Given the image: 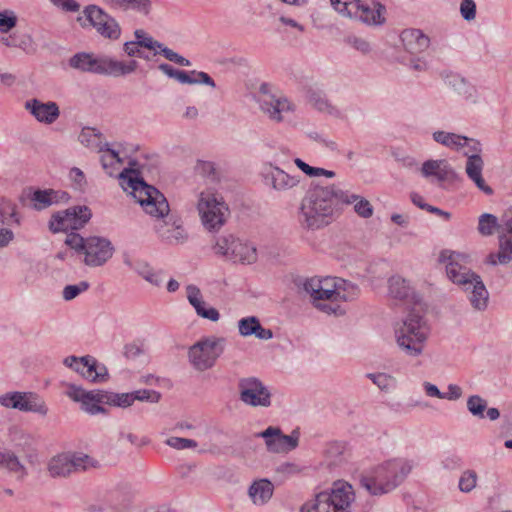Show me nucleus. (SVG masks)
I'll return each instance as SVG.
<instances>
[{"instance_id":"1","label":"nucleus","mask_w":512,"mask_h":512,"mask_svg":"<svg viewBox=\"0 0 512 512\" xmlns=\"http://www.w3.org/2000/svg\"><path fill=\"white\" fill-rule=\"evenodd\" d=\"M132 173L133 171L128 169L122 171L119 175L120 185L137 200L147 214L158 218L155 231L160 240L169 245L185 243L188 233L181 218L169 213L170 208L165 196Z\"/></svg>"},{"instance_id":"2","label":"nucleus","mask_w":512,"mask_h":512,"mask_svg":"<svg viewBox=\"0 0 512 512\" xmlns=\"http://www.w3.org/2000/svg\"><path fill=\"white\" fill-rule=\"evenodd\" d=\"M357 198L349 196L335 185H316L309 188L300 201L297 210L299 226L307 231H317L331 224L343 204L349 205Z\"/></svg>"},{"instance_id":"3","label":"nucleus","mask_w":512,"mask_h":512,"mask_svg":"<svg viewBox=\"0 0 512 512\" xmlns=\"http://www.w3.org/2000/svg\"><path fill=\"white\" fill-rule=\"evenodd\" d=\"M465 256L450 250H443L439 262L446 264L447 277L468 293L471 305L477 310L487 307L488 291L481 277L463 265Z\"/></svg>"},{"instance_id":"4","label":"nucleus","mask_w":512,"mask_h":512,"mask_svg":"<svg viewBox=\"0 0 512 512\" xmlns=\"http://www.w3.org/2000/svg\"><path fill=\"white\" fill-rule=\"evenodd\" d=\"M412 470L405 459H394L378 465L360 476V485L371 495H382L398 487Z\"/></svg>"},{"instance_id":"5","label":"nucleus","mask_w":512,"mask_h":512,"mask_svg":"<svg viewBox=\"0 0 512 512\" xmlns=\"http://www.w3.org/2000/svg\"><path fill=\"white\" fill-rule=\"evenodd\" d=\"M397 346L407 356L418 357L423 353L429 336V327L422 315L410 312L394 327Z\"/></svg>"},{"instance_id":"6","label":"nucleus","mask_w":512,"mask_h":512,"mask_svg":"<svg viewBox=\"0 0 512 512\" xmlns=\"http://www.w3.org/2000/svg\"><path fill=\"white\" fill-rule=\"evenodd\" d=\"M497 230L499 232V250L490 253L486 263L493 266L497 264H508L512 261V217L504 215L502 224H498L496 216L484 213L479 217L478 231L483 236H490Z\"/></svg>"},{"instance_id":"7","label":"nucleus","mask_w":512,"mask_h":512,"mask_svg":"<svg viewBox=\"0 0 512 512\" xmlns=\"http://www.w3.org/2000/svg\"><path fill=\"white\" fill-rule=\"evenodd\" d=\"M197 209L201 222L210 232L219 231L230 217V209L221 194L210 190L199 194Z\"/></svg>"},{"instance_id":"8","label":"nucleus","mask_w":512,"mask_h":512,"mask_svg":"<svg viewBox=\"0 0 512 512\" xmlns=\"http://www.w3.org/2000/svg\"><path fill=\"white\" fill-rule=\"evenodd\" d=\"M352 499L350 485L336 484L331 492H321L312 502L305 503L301 512H349Z\"/></svg>"},{"instance_id":"9","label":"nucleus","mask_w":512,"mask_h":512,"mask_svg":"<svg viewBox=\"0 0 512 512\" xmlns=\"http://www.w3.org/2000/svg\"><path fill=\"white\" fill-rule=\"evenodd\" d=\"M212 249L216 255L234 263L252 264L257 260L256 247L233 234L219 236Z\"/></svg>"},{"instance_id":"10","label":"nucleus","mask_w":512,"mask_h":512,"mask_svg":"<svg viewBox=\"0 0 512 512\" xmlns=\"http://www.w3.org/2000/svg\"><path fill=\"white\" fill-rule=\"evenodd\" d=\"M332 7L342 16L357 19L369 25H379L384 22L383 14L386 11L384 5L372 3L371 5L361 0H330Z\"/></svg>"},{"instance_id":"11","label":"nucleus","mask_w":512,"mask_h":512,"mask_svg":"<svg viewBox=\"0 0 512 512\" xmlns=\"http://www.w3.org/2000/svg\"><path fill=\"white\" fill-rule=\"evenodd\" d=\"M224 338L207 337L192 345L188 351L190 364L197 371L203 372L212 368L224 351Z\"/></svg>"},{"instance_id":"12","label":"nucleus","mask_w":512,"mask_h":512,"mask_svg":"<svg viewBox=\"0 0 512 512\" xmlns=\"http://www.w3.org/2000/svg\"><path fill=\"white\" fill-rule=\"evenodd\" d=\"M94 461L82 453H59L47 463V471L52 478H66L73 473L87 470Z\"/></svg>"},{"instance_id":"13","label":"nucleus","mask_w":512,"mask_h":512,"mask_svg":"<svg viewBox=\"0 0 512 512\" xmlns=\"http://www.w3.org/2000/svg\"><path fill=\"white\" fill-rule=\"evenodd\" d=\"M92 212L87 206H73L51 216L49 228L53 233L79 230L91 219Z\"/></svg>"},{"instance_id":"14","label":"nucleus","mask_w":512,"mask_h":512,"mask_svg":"<svg viewBox=\"0 0 512 512\" xmlns=\"http://www.w3.org/2000/svg\"><path fill=\"white\" fill-rule=\"evenodd\" d=\"M331 281L332 277L323 279L312 277L301 281L299 286L301 285L303 290L311 296L316 308L327 314H336L339 306L338 304L329 303L330 294L326 292L331 287Z\"/></svg>"},{"instance_id":"15","label":"nucleus","mask_w":512,"mask_h":512,"mask_svg":"<svg viewBox=\"0 0 512 512\" xmlns=\"http://www.w3.org/2000/svg\"><path fill=\"white\" fill-rule=\"evenodd\" d=\"M238 388L240 400L244 404L252 407H269L271 405V393L259 379L255 377L240 379Z\"/></svg>"},{"instance_id":"16","label":"nucleus","mask_w":512,"mask_h":512,"mask_svg":"<svg viewBox=\"0 0 512 512\" xmlns=\"http://www.w3.org/2000/svg\"><path fill=\"white\" fill-rule=\"evenodd\" d=\"M265 440L266 448L272 453H287L298 446L299 434L292 432L284 435L279 427L269 426L264 431L256 434Z\"/></svg>"},{"instance_id":"17","label":"nucleus","mask_w":512,"mask_h":512,"mask_svg":"<svg viewBox=\"0 0 512 512\" xmlns=\"http://www.w3.org/2000/svg\"><path fill=\"white\" fill-rule=\"evenodd\" d=\"M114 253V247L110 240L99 236L88 237L86 249L84 250V263L90 267L104 265Z\"/></svg>"},{"instance_id":"18","label":"nucleus","mask_w":512,"mask_h":512,"mask_svg":"<svg viewBox=\"0 0 512 512\" xmlns=\"http://www.w3.org/2000/svg\"><path fill=\"white\" fill-rule=\"evenodd\" d=\"M261 91L258 99L260 108L271 120L280 122L283 120L284 113L293 110V105L287 98L267 93L265 85L262 86Z\"/></svg>"},{"instance_id":"19","label":"nucleus","mask_w":512,"mask_h":512,"mask_svg":"<svg viewBox=\"0 0 512 512\" xmlns=\"http://www.w3.org/2000/svg\"><path fill=\"white\" fill-rule=\"evenodd\" d=\"M265 185L269 186L276 192H287L296 188L300 184V177L290 175L283 169L269 164V169L263 174Z\"/></svg>"},{"instance_id":"20","label":"nucleus","mask_w":512,"mask_h":512,"mask_svg":"<svg viewBox=\"0 0 512 512\" xmlns=\"http://www.w3.org/2000/svg\"><path fill=\"white\" fill-rule=\"evenodd\" d=\"M69 65L81 72L108 75L109 57L95 58L88 53H77L69 60Z\"/></svg>"},{"instance_id":"21","label":"nucleus","mask_w":512,"mask_h":512,"mask_svg":"<svg viewBox=\"0 0 512 512\" xmlns=\"http://www.w3.org/2000/svg\"><path fill=\"white\" fill-rule=\"evenodd\" d=\"M25 108L41 123L53 124L60 116L56 102H41L38 99L26 101Z\"/></svg>"},{"instance_id":"22","label":"nucleus","mask_w":512,"mask_h":512,"mask_svg":"<svg viewBox=\"0 0 512 512\" xmlns=\"http://www.w3.org/2000/svg\"><path fill=\"white\" fill-rule=\"evenodd\" d=\"M70 199L67 192L54 189L36 190L31 196L33 208L41 211L54 204L66 203Z\"/></svg>"},{"instance_id":"23","label":"nucleus","mask_w":512,"mask_h":512,"mask_svg":"<svg viewBox=\"0 0 512 512\" xmlns=\"http://www.w3.org/2000/svg\"><path fill=\"white\" fill-rule=\"evenodd\" d=\"M421 174L425 178H435L441 184L452 180L455 176L454 170L446 160H427L422 164Z\"/></svg>"},{"instance_id":"24","label":"nucleus","mask_w":512,"mask_h":512,"mask_svg":"<svg viewBox=\"0 0 512 512\" xmlns=\"http://www.w3.org/2000/svg\"><path fill=\"white\" fill-rule=\"evenodd\" d=\"M331 287L326 292H329L330 299H328L329 303L337 304L336 302L339 300L350 301L355 299L358 296L359 288L342 278H333L331 281Z\"/></svg>"},{"instance_id":"25","label":"nucleus","mask_w":512,"mask_h":512,"mask_svg":"<svg viewBox=\"0 0 512 512\" xmlns=\"http://www.w3.org/2000/svg\"><path fill=\"white\" fill-rule=\"evenodd\" d=\"M123 263L150 284L160 286L162 283V278L159 273L155 272L147 261L139 258H133L129 254L125 253L123 254Z\"/></svg>"},{"instance_id":"26","label":"nucleus","mask_w":512,"mask_h":512,"mask_svg":"<svg viewBox=\"0 0 512 512\" xmlns=\"http://www.w3.org/2000/svg\"><path fill=\"white\" fill-rule=\"evenodd\" d=\"M404 48L411 54L425 51L430 44V39L419 29H406L401 33Z\"/></svg>"},{"instance_id":"27","label":"nucleus","mask_w":512,"mask_h":512,"mask_svg":"<svg viewBox=\"0 0 512 512\" xmlns=\"http://www.w3.org/2000/svg\"><path fill=\"white\" fill-rule=\"evenodd\" d=\"M186 290L189 303L195 308L200 317L214 322L219 319V312L215 308L206 307V303L202 299L201 291L197 286L192 284L188 285Z\"/></svg>"},{"instance_id":"28","label":"nucleus","mask_w":512,"mask_h":512,"mask_svg":"<svg viewBox=\"0 0 512 512\" xmlns=\"http://www.w3.org/2000/svg\"><path fill=\"white\" fill-rule=\"evenodd\" d=\"M0 42L9 48H18L27 55H34L38 51V46L33 37L28 33H12L8 36H2Z\"/></svg>"},{"instance_id":"29","label":"nucleus","mask_w":512,"mask_h":512,"mask_svg":"<svg viewBox=\"0 0 512 512\" xmlns=\"http://www.w3.org/2000/svg\"><path fill=\"white\" fill-rule=\"evenodd\" d=\"M273 491V484L269 480L260 479L251 484L248 495L255 505L262 506L271 499Z\"/></svg>"},{"instance_id":"30","label":"nucleus","mask_w":512,"mask_h":512,"mask_svg":"<svg viewBox=\"0 0 512 512\" xmlns=\"http://www.w3.org/2000/svg\"><path fill=\"white\" fill-rule=\"evenodd\" d=\"M19 411L33 412L45 416L48 413V407L38 394L33 392H21Z\"/></svg>"},{"instance_id":"31","label":"nucleus","mask_w":512,"mask_h":512,"mask_svg":"<svg viewBox=\"0 0 512 512\" xmlns=\"http://www.w3.org/2000/svg\"><path fill=\"white\" fill-rule=\"evenodd\" d=\"M107 19V13L97 5L91 4L84 8L82 15L78 16L77 22L82 28L93 27L95 30Z\"/></svg>"},{"instance_id":"32","label":"nucleus","mask_w":512,"mask_h":512,"mask_svg":"<svg viewBox=\"0 0 512 512\" xmlns=\"http://www.w3.org/2000/svg\"><path fill=\"white\" fill-rule=\"evenodd\" d=\"M0 467L15 474L17 479L22 480L27 476V469L20 462L19 458L12 451L0 448Z\"/></svg>"},{"instance_id":"33","label":"nucleus","mask_w":512,"mask_h":512,"mask_svg":"<svg viewBox=\"0 0 512 512\" xmlns=\"http://www.w3.org/2000/svg\"><path fill=\"white\" fill-rule=\"evenodd\" d=\"M14 216L15 211L10 204L3 203L0 205V248L6 247L13 240L12 230L4 226L9 225Z\"/></svg>"},{"instance_id":"34","label":"nucleus","mask_w":512,"mask_h":512,"mask_svg":"<svg viewBox=\"0 0 512 512\" xmlns=\"http://www.w3.org/2000/svg\"><path fill=\"white\" fill-rule=\"evenodd\" d=\"M308 103L320 112L327 113L332 116H338L339 110L332 105L326 94L321 90L310 89L307 92Z\"/></svg>"},{"instance_id":"35","label":"nucleus","mask_w":512,"mask_h":512,"mask_svg":"<svg viewBox=\"0 0 512 512\" xmlns=\"http://www.w3.org/2000/svg\"><path fill=\"white\" fill-rule=\"evenodd\" d=\"M445 81L458 95L466 100L475 101L476 89L465 78L459 74H449L446 76Z\"/></svg>"},{"instance_id":"36","label":"nucleus","mask_w":512,"mask_h":512,"mask_svg":"<svg viewBox=\"0 0 512 512\" xmlns=\"http://www.w3.org/2000/svg\"><path fill=\"white\" fill-rule=\"evenodd\" d=\"M102 138V134L91 127H84L78 136V140L82 145L94 151H104L107 142H103Z\"/></svg>"},{"instance_id":"37","label":"nucleus","mask_w":512,"mask_h":512,"mask_svg":"<svg viewBox=\"0 0 512 512\" xmlns=\"http://www.w3.org/2000/svg\"><path fill=\"white\" fill-rule=\"evenodd\" d=\"M89 398L81 403V409L90 415L106 414L107 409L101 406L104 404L103 390H92Z\"/></svg>"},{"instance_id":"38","label":"nucleus","mask_w":512,"mask_h":512,"mask_svg":"<svg viewBox=\"0 0 512 512\" xmlns=\"http://www.w3.org/2000/svg\"><path fill=\"white\" fill-rule=\"evenodd\" d=\"M432 138L435 142L456 151L462 149L461 141L464 140V136L446 131H435Z\"/></svg>"},{"instance_id":"39","label":"nucleus","mask_w":512,"mask_h":512,"mask_svg":"<svg viewBox=\"0 0 512 512\" xmlns=\"http://www.w3.org/2000/svg\"><path fill=\"white\" fill-rule=\"evenodd\" d=\"M97 27L96 31L99 35L110 40H118L121 36V27L117 20L107 13V19Z\"/></svg>"},{"instance_id":"40","label":"nucleus","mask_w":512,"mask_h":512,"mask_svg":"<svg viewBox=\"0 0 512 512\" xmlns=\"http://www.w3.org/2000/svg\"><path fill=\"white\" fill-rule=\"evenodd\" d=\"M90 364L86 369L85 379L91 382L101 383L108 380L109 374L105 365L98 363V361L92 356L88 359Z\"/></svg>"},{"instance_id":"41","label":"nucleus","mask_w":512,"mask_h":512,"mask_svg":"<svg viewBox=\"0 0 512 512\" xmlns=\"http://www.w3.org/2000/svg\"><path fill=\"white\" fill-rule=\"evenodd\" d=\"M137 67L138 63L135 60L124 63L109 57L108 75L114 77L124 76L134 72Z\"/></svg>"},{"instance_id":"42","label":"nucleus","mask_w":512,"mask_h":512,"mask_svg":"<svg viewBox=\"0 0 512 512\" xmlns=\"http://www.w3.org/2000/svg\"><path fill=\"white\" fill-rule=\"evenodd\" d=\"M104 404L127 408L133 404L132 392L130 393H114L103 390Z\"/></svg>"},{"instance_id":"43","label":"nucleus","mask_w":512,"mask_h":512,"mask_svg":"<svg viewBox=\"0 0 512 512\" xmlns=\"http://www.w3.org/2000/svg\"><path fill=\"white\" fill-rule=\"evenodd\" d=\"M102 153L100 162L103 169L106 171L108 175L113 174V168L116 164H121L122 160L117 151L110 148L109 144L104 147V151H99Z\"/></svg>"},{"instance_id":"44","label":"nucleus","mask_w":512,"mask_h":512,"mask_svg":"<svg viewBox=\"0 0 512 512\" xmlns=\"http://www.w3.org/2000/svg\"><path fill=\"white\" fill-rule=\"evenodd\" d=\"M345 445L341 442H332L325 450L326 458L330 466H337L344 460Z\"/></svg>"},{"instance_id":"45","label":"nucleus","mask_w":512,"mask_h":512,"mask_svg":"<svg viewBox=\"0 0 512 512\" xmlns=\"http://www.w3.org/2000/svg\"><path fill=\"white\" fill-rule=\"evenodd\" d=\"M410 292V287L407 282L398 276L391 277L389 279V293L395 299H405L408 297Z\"/></svg>"},{"instance_id":"46","label":"nucleus","mask_w":512,"mask_h":512,"mask_svg":"<svg viewBox=\"0 0 512 512\" xmlns=\"http://www.w3.org/2000/svg\"><path fill=\"white\" fill-rule=\"evenodd\" d=\"M294 163L303 173H305L309 177L325 176L327 178H333L336 175L334 171L326 170L324 168H319V167H312V166L308 165L307 163H305L300 158H296L294 160Z\"/></svg>"},{"instance_id":"47","label":"nucleus","mask_w":512,"mask_h":512,"mask_svg":"<svg viewBox=\"0 0 512 512\" xmlns=\"http://www.w3.org/2000/svg\"><path fill=\"white\" fill-rule=\"evenodd\" d=\"M464 155L467 156L465 170L468 177L472 179L478 175H482L484 162L481 156L476 154H469L468 152H465Z\"/></svg>"},{"instance_id":"48","label":"nucleus","mask_w":512,"mask_h":512,"mask_svg":"<svg viewBox=\"0 0 512 512\" xmlns=\"http://www.w3.org/2000/svg\"><path fill=\"white\" fill-rule=\"evenodd\" d=\"M366 376L383 391H389L396 384V379L386 373H368Z\"/></svg>"},{"instance_id":"49","label":"nucleus","mask_w":512,"mask_h":512,"mask_svg":"<svg viewBox=\"0 0 512 512\" xmlns=\"http://www.w3.org/2000/svg\"><path fill=\"white\" fill-rule=\"evenodd\" d=\"M92 356L86 355L83 357H76V356H69L64 359V364L76 371L77 373L81 374L85 378L86 369L88 368L90 361L88 359H91Z\"/></svg>"},{"instance_id":"50","label":"nucleus","mask_w":512,"mask_h":512,"mask_svg":"<svg viewBox=\"0 0 512 512\" xmlns=\"http://www.w3.org/2000/svg\"><path fill=\"white\" fill-rule=\"evenodd\" d=\"M486 408L487 401L479 395H472L467 399V409L473 416L484 418Z\"/></svg>"},{"instance_id":"51","label":"nucleus","mask_w":512,"mask_h":512,"mask_svg":"<svg viewBox=\"0 0 512 512\" xmlns=\"http://www.w3.org/2000/svg\"><path fill=\"white\" fill-rule=\"evenodd\" d=\"M17 15L13 10L6 9L0 12V33L6 34L17 25Z\"/></svg>"},{"instance_id":"52","label":"nucleus","mask_w":512,"mask_h":512,"mask_svg":"<svg viewBox=\"0 0 512 512\" xmlns=\"http://www.w3.org/2000/svg\"><path fill=\"white\" fill-rule=\"evenodd\" d=\"M349 196H355L357 199L352 203L354 204V211L362 218H369L373 215V206L371 205V203L359 196V195H356V194H350L349 193Z\"/></svg>"},{"instance_id":"53","label":"nucleus","mask_w":512,"mask_h":512,"mask_svg":"<svg viewBox=\"0 0 512 512\" xmlns=\"http://www.w3.org/2000/svg\"><path fill=\"white\" fill-rule=\"evenodd\" d=\"M477 484V474L473 470H466L459 479V489L461 492H471Z\"/></svg>"},{"instance_id":"54","label":"nucleus","mask_w":512,"mask_h":512,"mask_svg":"<svg viewBox=\"0 0 512 512\" xmlns=\"http://www.w3.org/2000/svg\"><path fill=\"white\" fill-rule=\"evenodd\" d=\"M259 319L255 316L242 318L238 321L239 334L243 337L252 336L255 333Z\"/></svg>"},{"instance_id":"55","label":"nucleus","mask_w":512,"mask_h":512,"mask_svg":"<svg viewBox=\"0 0 512 512\" xmlns=\"http://www.w3.org/2000/svg\"><path fill=\"white\" fill-rule=\"evenodd\" d=\"M133 403L138 400L141 402L158 403L161 399V393L155 390L140 389L132 392Z\"/></svg>"},{"instance_id":"56","label":"nucleus","mask_w":512,"mask_h":512,"mask_svg":"<svg viewBox=\"0 0 512 512\" xmlns=\"http://www.w3.org/2000/svg\"><path fill=\"white\" fill-rule=\"evenodd\" d=\"M88 242V237L84 238L80 234L76 232H71L67 234L65 239V244L69 246L71 249L75 250L77 253H82L86 249V243Z\"/></svg>"},{"instance_id":"57","label":"nucleus","mask_w":512,"mask_h":512,"mask_svg":"<svg viewBox=\"0 0 512 512\" xmlns=\"http://www.w3.org/2000/svg\"><path fill=\"white\" fill-rule=\"evenodd\" d=\"M134 36L136 38L135 41H138V44H140V46L143 48H147L149 50H157V47H160V42L148 35L142 29L135 30Z\"/></svg>"},{"instance_id":"58","label":"nucleus","mask_w":512,"mask_h":512,"mask_svg":"<svg viewBox=\"0 0 512 512\" xmlns=\"http://www.w3.org/2000/svg\"><path fill=\"white\" fill-rule=\"evenodd\" d=\"M157 49L167 60L171 62L185 67H189L191 65V62L188 59L174 52L172 49L164 46L162 43H160V47H157Z\"/></svg>"},{"instance_id":"59","label":"nucleus","mask_w":512,"mask_h":512,"mask_svg":"<svg viewBox=\"0 0 512 512\" xmlns=\"http://www.w3.org/2000/svg\"><path fill=\"white\" fill-rule=\"evenodd\" d=\"M89 288V283L81 281L76 285H67L64 287L62 295L66 301H70L76 298L82 292H85Z\"/></svg>"},{"instance_id":"60","label":"nucleus","mask_w":512,"mask_h":512,"mask_svg":"<svg viewBox=\"0 0 512 512\" xmlns=\"http://www.w3.org/2000/svg\"><path fill=\"white\" fill-rule=\"evenodd\" d=\"M345 43L359 51L363 55H367L371 52V46L368 41L357 36H347Z\"/></svg>"},{"instance_id":"61","label":"nucleus","mask_w":512,"mask_h":512,"mask_svg":"<svg viewBox=\"0 0 512 512\" xmlns=\"http://www.w3.org/2000/svg\"><path fill=\"white\" fill-rule=\"evenodd\" d=\"M19 400H21V392H7L0 396V405L8 409L19 410Z\"/></svg>"},{"instance_id":"62","label":"nucleus","mask_w":512,"mask_h":512,"mask_svg":"<svg viewBox=\"0 0 512 512\" xmlns=\"http://www.w3.org/2000/svg\"><path fill=\"white\" fill-rule=\"evenodd\" d=\"M165 443L177 450L196 448L198 446L195 440L181 437H170L165 441Z\"/></svg>"},{"instance_id":"63","label":"nucleus","mask_w":512,"mask_h":512,"mask_svg":"<svg viewBox=\"0 0 512 512\" xmlns=\"http://www.w3.org/2000/svg\"><path fill=\"white\" fill-rule=\"evenodd\" d=\"M91 391H86L83 388L76 386L74 384H69L67 386L66 395L75 402H79L80 404L86 400L90 399L89 395Z\"/></svg>"},{"instance_id":"64","label":"nucleus","mask_w":512,"mask_h":512,"mask_svg":"<svg viewBox=\"0 0 512 512\" xmlns=\"http://www.w3.org/2000/svg\"><path fill=\"white\" fill-rule=\"evenodd\" d=\"M460 13L466 21L474 20L476 17V4L474 0H462L460 4Z\"/></svg>"}]
</instances>
